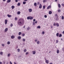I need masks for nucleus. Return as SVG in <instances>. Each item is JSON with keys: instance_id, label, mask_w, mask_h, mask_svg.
Segmentation results:
<instances>
[{"instance_id": "obj_1", "label": "nucleus", "mask_w": 64, "mask_h": 64, "mask_svg": "<svg viewBox=\"0 0 64 64\" xmlns=\"http://www.w3.org/2000/svg\"><path fill=\"white\" fill-rule=\"evenodd\" d=\"M23 21H24V20L23 19L20 18L18 21V25H20V26H22V25H23Z\"/></svg>"}, {"instance_id": "obj_2", "label": "nucleus", "mask_w": 64, "mask_h": 64, "mask_svg": "<svg viewBox=\"0 0 64 64\" xmlns=\"http://www.w3.org/2000/svg\"><path fill=\"white\" fill-rule=\"evenodd\" d=\"M55 16L56 17V21L58 20V15L57 14H56L55 15Z\"/></svg>"}, {"instance_id": "obj_3", "label": "nucleus", "mask_w": 64, "mask_h": 64, "mask_svg": "<svg viewBox=\"0 0 64 64\" xmlns=\"http://www.w3.org/2000/svg\"><path fill=\"white\" fill-rule=\"evenodd\" d=\"M4 21L5 24H6H6H7V20H4Z\"/></svg>"}, {"instance_id": "obj_4", "label": "nucleus", "mask_w": 64, "mask_h": 64, "mask_svg": "<svg viewBox=\"0 0 64 64\" xmlns=\"http://www.w3.org/2000/svg\"><path fill=\"white\" fill-rule=\"evenodd\" d=\"M15 38V36H11V38L12 39H14V38Z\"/></svg>"}, {"instance_id": "obj_5", "label": "nucleus", "mask_w": 64, "mask_h": 64, "mask_svg": "<svg viewBox=\"0 0 64 64\" xmlns=\"http://www.w3.org/2000/svg\"><path fill=\"white\" fill-rule=\"evenodd\" d=\"M39 8L40 9H41V8H42V4H40V6H39Z\"/></svg>"}, {"instance_id": "obj_6", "label": "nucleus", "mask_w": 64, "mask_h": 64, "mask_svg": "<svg viewBox=\"0 0 64 64\" xmlns=\"http://www.w3.org/2000/svg\"><path fill=\"white\" fill-rule=\"evenodd\" d=\"M33 19V18L32 17L30 16V20H32Z\"/></svg>"}, {"instance_id": "obj_7", "label": "nucleus", "mask_w": 64, "mask_h": 64, "mask_svg": "<svg viewBox=\"0 0 64 64\" xmlns=\"http://www.w3.org/2000/svg\"><path fill=\"white\" fill-rule=\"evenodd\" d=\"M7 31H8V28H6L4 32H7Z\"/></svg>"}, {"instance_id": "obj_8", "label": "nucleus", "mask_w": 64, "mask_h": 64, "mask_svg": "<svg viewBox=\"0 0 64 64\" xmlns=\"http://www.w3.org/2000/svg\"><path fill=\"white\" fill-rule=\"evenodd\" d=\"M28 11L30 12H31L32 11V10L31 9H30L28 10Z\"/></svg>"}, {"instance_id": "obj_9", "label": "nucleus", "mask_w": 64, "mask_h": 64, "mask_svg": "<svg viewBox=\"0 0 64 64\" xmlns=\"http://www.w3.org/2000/svg\"><path fill=\"white\" fill-rule=\"evenodd\" d=\"M11 2V0H7L6 2L8 3H10Z\"/></svg>"}, {"instance_id": "obj_10", "label": "nucleus", "mask_w": 64, "mask_h": 64, "mask_svg": "<svg viewBox=\"0 0 64 64\" xmlns=\"http://www.w3.org/2000/svg\"><path fill=\"white\" fill-rule=\"evenodd\" d=\"M32 52H33V54H36V52L35 51H32Z\"/></svg>"}, {"instance_id": "obj_11", "label": "nucleus", "mask_w": 64, "mask_h": 64, "mask_svg": "<svg viewBox=\"0 0 64 64\" xmlns=\"http://www.w3.org/2000/svg\"><path fill=\"white\" fill-rule=\"evenodd\" d=\"M50 7H51V6H48L47 8V9H49L50 8Z\"/></svg>"}, {"instance_id": "obj_12", "label": "nucleus", "mask_w": 64, "mask_h": 64, "mask_svg": "<svg viewBox=\"0 0 64 64\" xmlns=\"http://www.w3.org/2000/svg\"><path fill=\"white\" fill-rule=\"evenodd\" d=\"M46 63H49V61L48 60H46Z\"/></svg>"}, {"instance_id": "obj_13", "label": "nucleus", "mask_w": 64, "mask_h": 64, "mask_svg": "<svg viewBox=\"0 0 64 64\" xmlns=\"http://www.w3.org/2000/svg\"><path fill=\"white\" fill-rule=\"evenodd\" d=\"M48 13L49 14H51L52 13V11H50Z\"/></svg>"}, {"instance_id": "obj_14", "label": "nucleus", "mask_w": 64, "mask_h": 64, "mask_svg": "<svg viewBox=\"0 0 64 64\" xmlns=\"http://www.w3.org/2000/svg\"><path fill=\"white\" fill-rule=\"evenodd\" d=\"M11 8L12 9H13L15 8V6H12Z\"/></svg>"}, {"instance_id": "obj_15", "label": "nucleus", "mask_w": 64, "mask_h": 64, "mask_svg": "<svg viewBox=\"0 0 64 64\" xmlns=\"http://www.w3.org/2000/svg\"><path fill=\"white\" fill-rule=\"evenodd\" d=\"M3 52H0V54L1 55H3Z\"/></svg>"}, {"instance_id": "obj_16", "label": "nucleus", "mask_w": 64, "mask_h": 64, "mask_svg": "<svg viewBox=\"0 0 64 64\" xmlns=\"http://www.w3.org/2000/svg\"><path fill=\"white\" fill-rule=\"evenodd\" d=\"M18 38L19 40L21 39V37L20 36H19L18 37Z\"/></svg>"}, {"instance_id": "obj_17", "label": "nucleus", "mask_w": 64, "mask_h": 64, "mask_svg": "<svg viewBox=\"0 0 64 64\" xmlns=\"http://www.w3.org/2000/svg\"><path fill=\"white\" fill-rule=\"evenodd\" d=\"M56 24L55 22H54V26H56Z\"/></svg>"}, {"instance_id": "obj_18", "label": "nucleus", "mask_w": 64, "mask_h": 64, "mask_svg": "<svg viewBox=\"0 0 64 64\" xmlns=\"http://www.w3.org/2000/svg\"><path fill=\"white\" fill-rule=\"evenodd\" d=\"M37 28H38V29H40L41 28V26H38L37 27Z\"/></svg>"}, {"instance_id": "obj_19", "label": "nucleus", "mask_w": 64, "mask_h": 64, "mask_svg": "<svg viewBox=\"0 0 64 64\" xmlns=\"http://www.w3.org/2000/svg\"><path fill=\"white\" fill-rule=\"evenodd\" d=\"M7 16H8V17L9 18L11 17V15H9V14H8Z\"/></svg>"}, {"instance_id": "obj_20", "label": "nucleus", "mask_w": 64, "mask_h": 64, "mask_svg": "<svg viewBox=\"0 0 64 64\" xmlns=\"http://www.w3.org/2000/svg\"><path fill=\"white\" fill-rule=\"evenodd\" d=\"M26 41V39L25 38H23L22 40V41H23V42H25Z\"/></svg>"}, {"instance_id": "obj_21", "label": "nucleus", "mask_w": 64, "mask_h": 64, "mask_svg": "<svg viewBox=\"0 0 64 64\" xmlns=\"http://www.w3.org/2000/svg\"><path fill=\"white\" fill-rule=\"evenodd\" d=\"M34 6H37V3L36 2L34 3Z\"/></svg>"}, {"instance_id": "obj_22", "label": "nucleus", "mask_w": 64, "mask_h": 64, "mask_svg": "<svg viewBox=\"0 0 64 64\" xmlns=\"http://www.w3.org/2000/svg\"><path fill=\"white\" fill-rule=\"evenodd\" d=\"M56 26L57 27H59V24L58 23H56Z\"/></svg>"}, {"instance_id": "obj_23", "label": "nucleus", "mask_w": 64, "mask_h": 64, "mask_svg": "<svg viewBox=\"0 0 64 64\" xmlns=\"http://www.w3.org/2000/svg\"><path fill=\"white\" fill-rule=\"evenodd\" d=\"M57 54H58L59 53V50H57Z\"/></svg>"}, {"instance_id": "obj_24", "label": "nucleus", "mask_w": 64, "mask_h": 64, "mask_svg": "<svg viewBox=\"0 0 64 64\" xmlns=\"http://www.w3.org/2000/svg\"><path fill=\"white\" fill-rule=\"evenodd\" d=\"M58 6L59 8H61V5H60V4H58Z\"/></svg>"}, {"instance_id": "obj_25", "label": "nucleus", "mask_w": 64, "mask_h": 64, "mask_svg": "<svg viewBox=\"0 0 64 64\" xmlns=\"http://www.w3.org/2000/svg\"><path fill=\"white\" fill-rule=\"evenodd\" d=\"M20 5H21V4L20 2H18L17 4L18 6H20Z\"/></svg>"}, {"instance_id": "obj_26", "label": "nucleus", "mask_w": 64, "mask_h": 64, "mask_svg": "<svg viewBox=\"0 0 64 64\" xmlns=\"http://www.w3.org/2000/svg\"><path fill=\"white\" fill-rule=\"evenodd\" d=\"M11 55V54H10L9 53V54H8V57H10V55Z\"/></svg>"}, {"instance_id": "obj_27", "label": "nucleus", "mask_w": 64, "mask_h": 64, "mask_svg": "<svg viewBox=\"0 0 64 64\" xmlns=\"http://www.w3.org/2000/svg\"><path fill=\"white\" fill-rule=\"evenodd\" d=\"M26 2H23V4L24 5H25V4H26Z\"/></svg>"}, {"instance_id": "obj_28", "label": "nucleus", "mask_w": 64, "mask_h": 64, "mask_svg": "<svg viewBox=\"0 0 64 64\" xmlns=\"http://www.w3.org/2000/svg\"><path fill=\"white\" fill-rule=\"evenodd\" d=\"M22 33L21 32H19L18 33V35H20L21 34H22Z\"/></svg>"}, {"instance_id": "obj_29", "label": "nucleus", "mask_w": 64, "mask_h": 64, "mask_svg": "<svg viewBox=\"0 0 64 64\" xmlns=\"http://www.w3.org/2000/svg\"><path fill=\"white\" fill-rule=\"evenodd\" d=\"M17 14L18 15H19L20 14V12H17Z\"/></svg>"}, {"instance_id": "obj_30", "label": "nucleus", "mask_w": 64, "mask_h": 64, "mask_svg": "<svg viewBox=\"0 0 64 64\" xmlns=\"http://www.w3.org/2000/svg\"><path fill=\"white\" fill-rule=\"evenodd\" d=\"M59 37H62V34H60Z\"/></svg>"}, {"instance_id": "obj_31", "label": "nucleus", "mask_w": 64, "mask_h": 64, "mask_svg": "<svg viewBox=\"0 0 64 64\" xmlns=\"http://www.w3.org/2000/svg\"><path fill=\"white\" fill-rule=\"evenodd\" d=\"M17 19H18V18H16V17L15 18V20H16V21L17 20Z\"/></svg>"}, {"instance_id": "obj_32", "label": "nucleus", "mask_w": 64, "mask_h": 64, "mask_svg": "<svg viewBox=\"0 0 64 64\" xmlns=\"http://www.w3.org/2000/svg\"><path fill=\"white\" fill-rule=\"evenodd\" d=\"M56 36H57V37H58V36H59V33H57L56 34Z\"/></svg>"}, {"instance_id": "obj_33", "label": "nucleus", "mask_w": 64, "mask_h": 64, "mask_svg": "<svg viewBox=\"0 0 64 64\" xmlns=\"http://www.w3.org/2000/svg\"><path fill=\"white\" fill-rule=\"evenodd\" d=\"M22 36H25V34L23 33L22 34Z\"/></svg>"}, {"instance_id": "obj_34", "label": "nucleus", "mask_w": 64, "mask_h": 64, "mask_svg": "<svg viewBox=\"0 0 64 64\" xmlns=\"http://www.w3.org/2000/svg\"><path fill=\"white\" fill-rule=\"evenodd\" d=\"M7 44H10V42H7Z\"/></svg>"}, {"instance_id": "obj_35", "label": "nucleus", "mask_w": 64, "mask_h": 64, "mask_svg": "<svg viewBox=\"0 0 64 64\" xmlns=\"http://www.w3.org/2000/svg\"><path fill=\"white\" fill-rule=\"evenodd\" d=\"M40 43V42L39 41H38L37 42V44H39Z\"/></svg>"}, {"instance_id": "obj_36", "label": "nucleus", "mask_w": 64, "mask_h": 64, "mask_svg": "<svg viewBox=\"0 0 64 64\" xmlns=\"http://www.w3.org/2000/svg\"><path fill=\"white\" fill-rule=\"evenodd\" d=\"M18 52H20V49L19 48H18Z\"/></svg>"}, {"instance_id": "obj_37", "label": "nucleus", "mask_w": 64, "mask_h": 64, "mask_svg": "<svg viewBox=\"0 0 64 64\" xmlns=\"http://www.w3.org/2000/svg\"><path fill=\"white\" fill-rule=\"evenodd\" d=\"M46 7L45 6H43V8L44 9H45V8H46Z\"/></svg>"}, {"instance_id": "obj_38", "label": "nucleus", "mask_w": 64, "mask_h": 64, "mask_svg": "<svg viewBox=\"0 0 64 64\" xmlns=\"http://www.w3.org/2000/svg\"><path fill=\"white\" fill-rule=\"evenodd\" d=\"M27 19H28V20H29V19H30V16L28 17L27 18Z\"/></svg>"}, {"instance_id": "obj_39", "label": "nucleus", "mask_w": 64, "mask_h": 64, "mask_svg": "<svg viewBox=\"0 0 64 64\" xmlns=\"http://www.w3.org/2000/svg\"><path fill=\"white\" fill-rule=\"evenodd\" d=\"M42 34H45V32H44V31L42 32Z\"/></svg>"}, {"instance_id": "obj_40", "label": "nucleus", "mask_w": 64, "mask_h": 64, "mask_svg": "<svg viewBox=\"0 0 64 64\" xmlns=\"http://www.w3.org/2000/svg\"><path fill=\"white\" fill-rule=\"evenodd\" d=\"M28 54H29V53L28 52H26V55H28Z\"/></svg>"}, {"instance_id": "obj_41", "label": "nucleus", "mask_w": 64, "mask_h": 64, "mask_svg": "<svg viewBox=\"0 0 64 64\" xmlns=\"http://www.w3.org/2000/svg\"><path fill=\"white\" fill-rule=\"evenodd\" d=\"M26 49H25L24 50V52H26Z\"/></svg>"}, {"instance_id": "obj_42", "label": "nucleus", "mask_w": 64, "mask_h": 64, "mask_svg": "<svg viewBox=\"0 0 64 64\" xmlns=\"http://www.w3.org/2000/svg\"><path fill=\"white\" fill-rule=\"evenodd\" d=\"M43 3H44V2H46V0H43Z\"/></svg>"}, {"instance_id": "obj_43", "label": "nucleus", "mask_w": 64, "mask_h": 64, "mask_svg": "<svg viewBox=\"0 0 64 64\" xmlns=\"http://www.w3.org/2000/svg\"><path fill=\"white\" fill-rule=\"evenodd\" d=\"M62 20H63L64 19V16H62Z\"/></svg>"}, {"instance_id": "obj_44", "label": "nucleus", "mask_w": 64, "mask_h": 64, "mask_svg": "<svg viewBox=\"0 0 64 64\" xmlns=\"http://www.w3.org/2000/svg\"><path fill=\"white\" fill-rule=\"evenodd\" d=\"M30 27H28V28H27V30H29L30 29Z\"/></svg>"}, {"instance_id": "obj_45", "label": "nucleus", "mask_w": 64, "mask_h": 64, "mask_svg": "<svg viewBox=\"0 0 64 64\" xmlns=\"http://www.w3.org/2000/svg\"><path fill=\"white\" fill-rule=\"evenodd\" d=\"M33 25H35V22H34L33 23Z\"/></svg>"}, {"instance_id": "obj_46", "label": "nucleus", "mask_w": 64, "mask_h": 64, "mask_svg": "<svg viewBox=\"0 0 64 64\" xmlns=\"http://www.w3.org/2000/svg\"><path fill=\"white\" fill-rule=\"evenodd\" d=\"M44 17V18H47V15H45Z\"/></svg>"}, {"instance_id": "obj_47", "label": "nucleus", "mask_w": 64, "mask_h": 64, "mask_svg": "<svg viewBox=\"0 0 64 64\" xmlns=\"http://www.w3.org/2000/svg\"><path fill=\"white\" fill-rule=\"evenodd\" d=\"M56 43H58V40H56Z\"/></svg>"}, {"instance_id": "obj_48", "label": "nucleus", "mask_w": 64, "mask_h": 64, "mask_svg": "<svg viewBox=\"0 0 64 64\" xmlns=\"http://www.w3.org/2000/svg\"><path fill=\"white\" fill-rule=\"evenodd\" d=\"M61 5L62 6H64V4H62Z\"/></svg>"}, {"instance_id": "obj_49", "label": "nucleus", "mask_w": 64, "mask_h": 64, "mask_svg": "<svg viewBox=\"0 0 64 64\" xmlns=\"http://www.w3.org/2000/svg\"><path fill=\"white\" fill-rule=\"evenodd\" d=\"M60 11H61V10H58V12H60Z\"/></svg>"}, {"instance_id": "obj_50", "label": "nucleus", "mask_w": 64, "mask_h": 64, "mask_svg": "<svg viewBox=\"0 0 64 64\" xmlns=\"http://www.w3.org/2000/svg\"><path fill=\"white\" fill-rule=\"evenodd\" d=\"M10 26L12 27V26H13V24H10Z\"/></svg>"}, {"instance_id": "obj_51", "label": "nucleus", "mask_w": 64, "mask_h": 64, "mask_svg": "<svg viewBox=\"0 0 64 64\" xmlns=\"http://www.w3.org/2000/svg\"><path fill=\"white\" fill-rule=\"evenodd\" d=\"M34 41L35 42H37V39L35 40H34Z\"/></svg>"}, {"instance_id": "obj_52", "label": "nucleus", "mask_w": 64, "mask_h": 64, "mask_svg": "<svg viewBox=\"0 0 64 64\" xmlns=\"http://www.w3.org/2000/svg\"><path fill=\"white\" fill-rule=\"evenodd\" d=\"M62 51H63V52H64V48H62Z\"/></svg>"}, {"instance_id": "obj_53", "label": "nucleus", "mask_w": 64, "mask_h": 64, "mask_svg": "<svg viewBox=\"0 0 64 64\" xmlns=\"http://www.w3.org/2000/svg\"><path fill=\"white\" fill-rule=\"evenodd\" d=\"M34 23H36V24H37V21H36Z\"/></svg>"}, {"instance_id": "obj_54", "label": "nucleus", "mask_w": 64, "mask_h": 64, "mask_svg": "<svg viewBox=\"0 0 64 64\" xmlns=\"http://www.w3.org/2000/svg\"><path fill=\"white\" fill-rule=\"evenodd\" d=\"M2 46H4V44H2Z\"/></svg>"}, {"instance_id": "obj_55", "label": "nucleus", "mask_w": 64, "mask_h": 64, "mask_svg": "<svg viewBox=\"0 0 64 64\" xmlns=\"http://www.w3.org/2000/svg\"><path fill=\"white\" fill-rule=\"evenodd\" d=\"M10 64H12V62H11V61L10 62Z\"/></svg>"}, {"instance_id": "obj_56", "label": "nucleus", "mask_w": 64, "mask_h": 64, "mask_svg": "<svg viewBox=\"0 0 64 64\" xmlns=\"http://www.w3.org/2000/svg\"><path fill=\"white\" fill-rule=\"evenodd\" d=\"M10 64H12V62H11V61L10 62Z\"/></svg>"}, {"instance_id": "obj_57", "label": "nucleus", "mask_w": 64, "mask_h": 64, "mask_svg": "<svg viewBox=\"0 0 64 64\" xmlns=\"http://www.w3.org/2000/svg\"><path fill=\"white\" fill-rule=\"evenodd\" d=\"M36 20L35 19H34L33 20V21L34 22H35V21Z\"/></svg>"}, {"instance_id": "obj_58", "label": "nucleus", "mask_w": 64, "mask_h": 64, "mask_svg": "<svg viewBox=\"0 0 64 64\" xmlns=\"http://www.w3.org/2000/svg\"><path fill=\"white\" fill-rule=\"evenodd\" d=\"M15 1L16 2H18V0H16Z\"/></svg>"}, {"instance_id": "obj_59", "label": "nucleus", "mask_w": 64, "mask_h": 64, "mask_svg": "<svg viewBox=\"0 0 64 64\" xmlns=\"http://www.w3.org/2000/svg\"><path fill=\"white\" fill-rule=\"evenodd\" d=\"M3 63H4V64H5V62H3Z\"/></svg>"}, {"instance_id": "obj_60", "label": "nucleus", "mask_w": 64, "mask_h": 64, "mask_svg": "<svg viewBox=\"0 0 64 64\" xmlns=\"http://www.w3.org/2000/svg\"><path fill=\"white\" fill-rule=\"evenodd\" d=\"M40 3L39 2H38L37 4L38 5H39Z\"/></svg>"}, {"instance_id": "obj_61", "label": "nucleus", "mask_w": 64, "mask_h": 64, "mask_svg": "<svg viewBox=\"0 0 64 64\" xmlns=\"http://www.w3.org/2000/svg\"><path fill=\"white\" fill-rule=\"evenodd\" d=\"M24 1H28V0H24Z\"/></svg>"}, {"instance_id": "obj_62", "label": "nucleus", "mask_w": 64, "mask_h": 64, "mask_svg": "<svg viewBox=\"0 0 64 64\" xmlns=\"http://www.w3.org/2000/svg\"><path fill=\"white\" fill-rule=\"evenodd\" d=\"M14 64H17L16 63V62H14Z\"/></svg>"}, {"instance_id": "obj_63", "label": "nucleus", "mask_w": 64, "mask_h": 64, "mask_svg": "<svg viewBox=\"0 0 64 64\" xmlns=\"http://www.w3.org/2000/svg\"><path fill=\"white\" fill-rule=\"evenodd\" d=\"M2 62H0V64H2Z\"/></svg>"}, {"instance_id": "obj_64", "label": "nucleus", "mask_w": 64, "mask_h": 64, "mask_svg": "<svg viewBox=\"0 0 64 64\" xmlns=\"http://www.w3.org/2000/svg\"><path fill=\"white\" fill-rule=\"evenodd\" d=\"M62 33L63 34H64V31H63L62 32Z\"/></svg>"}]
</instances>
